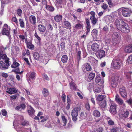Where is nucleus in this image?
Wrapping results in <instances>:
<instances>
[{
    "mask_svg": "<svg viewBox=\"0 0 132 132\" xmlns=\"http://www.w3.org/2000/svg\"><path fill=\"white\" fill-rule=\"evenodd\" d=\"M22 12V10L20 9H18L17 10V13L19 16H21Z\"/></svg>",
    "mask_w": 132,
    "mask_h": 132,
    "instance_id": "nucleus-55",
    "label": "nucleus"
},
{
    "mask_svg": "<svg viewBox=\"0 0 132 132\" xmlns=\"http://www.w3.org/2000/svg\"><path fill=\"white\" fill-rule=\"evenodd\" d=\"M34 36L38 40L39 42H40L41 40L40 38L38 36L37 32L35 31L34 34Z\"/></svg>",
    "mask_w": 132,
    "mask_h": 132,
    "instance_id": "nucleus-49",
    "label": "nucleus"
},
{
    "mask_svg": "<svg viewBox=\"0 0 132 132\" xmlns=\"http://www.w3.org/2000/svg\"><path fill=\"white\" fill-rule=\"evenodd\" d=\"M64 27L70 30L71 29V25L70 23L68 21H64L63 22Z\"/></svg>",
    "mask_w": 132,
    "mask_h": 132,
    "instance_id": "nucleus-16",
    "label": "nucleus"
},
{
    "mask_svg": "<svg viewBox=\"0 0 132 132\" xmlns=\"http://www.w3.org/2000/svg\"><path fill=\"white\" fill-rule=\"evenodd\" d=\"M36 76V73L32 71L31 72L30 75L29 76V77L32 79H35Z\"/></svg>",
    "mask_w": 132,
    "mask_h": 132,
    "instance_id": "nucleus-39",
    "label": "nucleus"
},
{
    "mask_svg": "<svg viewBox=\"0 0 132 132\" xmlns=\"http://www.w3.org/2000/svg\"><path fill=\"white\" fill-rule=\"evenodd\" d=\"M108 6L106 4L103 3L101 6V7L104 10H106L108 9Z\"/></svg>",
    "mask_w": 132,
    "mask_h": 132,
    "instance_id": "nucleus-47",
    "label": "nucleus"
},
{
    "mask_svg": "<svg viewBox=\"0 0 132 132\" xmlns=\"http://www.w3.org/2000/svg\"><path fill=\"white\" fill-rule=\"evenodd\" d=\"M103 129L101 127H100L95 130L92 131V132H103Z\"/></svg>",
    "mask_w": 132,
    "mask_h": 132,
    "instance_id": "nucleus-46",
    "label": "nucleus"
},
{
    "mask_svg": "<svg viewBox=\"0 0 132 132\" xmlns=\"http://www.w3.org/2000/svg\"><path fill=\"white\" fill-rule=\"evenodd\" d=\"M120 42V39L117 38H113L112 41V45L114 46H118Z\"/></svg>",
    "mask_w": 132,
    "mask_h": 132,
    "instance_id": "nucleus-18",
    "label": "nucleus"
},
{
    "mask_svg": "<svg viewBox=\"0 0 132 132\" xmlns=\"http://www.w3.org/2000/svg\"><path fill=\"white\" fill-rule=\"evenodd\" d=\"M38 29L41 32L43 33L46 30V27L43 25L39 24L37 27Z\"/></svg>",
    "mask_w": 132,
    "mask_h": 132,
    "instance_id": "nucleus-13",
    "label": "nucleus"
},
{
    "mask_svg": "<svg viewBox=\"0 0 132 132\" xmlns=\"http://www.w3.org/2000/svg\"><path fill=\"white\" fill-rule=\"evenodd\" d=\"M84 25L82 23H78L75 25V28L76 29H82L83 28Z\"/></svg>",
    "mask_w": 132,
    "mask_h": 132,
    "instance_id": "nucleus-29",
    "label": "nucleus"
},
{
    "mask_svg": "<svg viewBox=\"0 0 132 132\" xmlns=\"http://www.w3.org/2000/svg\"><path fill=\"white\" fill-rule=\"evenodd\" d=\"M29 21L31 24L34 25L36 23V19L34 15H31L29 17Z\"/></svg>",
    "mask_w": 132,
    "mask_h": 132,
    "instance_id": "nucleus-11",
    "label": "nucleus"
},
{
    "mask_svg": "<svg viewBox=\"0 0 132 132\" xmlns=\"http://www.w3.org/2000/svg\"><path fill=\"white\" fill-rule=\"evenodd\" d=\"M113 36L117 38H119L120 37L119 34L117 32H114L113 35Z\"/></svg>",
    "mask_w": 132,
    "mask_h": 132,
    "instance_id": "nucleus-50",
    "label": "nucleus"
},
{
    "mask_svg": "<svg viewBox=\"0 0 132 132\" xmlns=\"http://www.w3.org/2000/svg\"><path fill=\"white\" fill-rule=\"evenodd\" d=\"M67 30L66 29L62 30L61 28L59 30V32L61 35H63L67 32Z\"/></svg>",
    "mask_w": 132,
    "mask_h": 132,
    "instance_id": "nucleus-41",
    "label": "nucleus"
},
{
    "mask_svg": "<svg viewBox=\"0 0 132 132\" xmlns=\"http://www.w3.org/2000/svg\"><path fill=\"white\" fill-rule=\"evenodd\" d=\"M95 73L92 72L89 73L88 75V79L90 80H93L95 76Z\"/></svg>",
    "mask_w": 132,
    "mask_h": 132,
    "instance_id": "nucleus-30",
    "label": "nucleus"
},
{
    "mask_svg": "<svg viewBox=\"0 0 132 132\" xmlns=\"http://www.w3.org/2000/svg\"><path fill=\"white\" fill-rule=\"evenodd\" d=\"M119 92L121 96L124 98L127 97V94L125 88L123 86H121L119 89Z\"/></svg>",
    "mask_w": 132,
    "mask_h": 132,
    "instance_id": "nucleus-9",
    "label": "nucleus"
},
{
    "mask_svg": "<svg viewBox=\"0 0 132 132\" xmlns=\"http://www.w3.org/2000/svg\"><path fill=\"white\" fill-rule=\"evenodd\" d=\"M108 124L109 125H110L112 126L114 125V122L113 121L111 120H108Z\"/></svg>",
    "mask_w": 132,
    "mask_h": 132,
    "instance_id": "nucleus-54",
    "label": "nucleus"
},
{
    "mask_svg": "<svg viewBox=\"0 0 132 132\" xmlns=\"http://www.w3.org/2000/svg\"><path fill=\"white\" fill-rule=\"evenodd\" d=\"M2 114L4 116H6V115L7 113L5 109L2 110Z\"/></svg>",
    "mask_w": 132,
    "mask_h": 132,
    "instance_id": "nucleus-63",
    "label": "nucleus"
},
{
    "mask_svg": "<svg viewBox=\"0 0 132 132\" xmlns=\"http://www.w3.org/2000/svg\"><path fill=\"white\" fill-rule=\"evenodd\" d=\"M126 102L129 105H132V99L131 98H130L127 100Z\"/></svg>",
    "mask_w": 132,
    "mask_h": 132,
    "instance_id": "nucleus-57",
    "label": "nucleus"
},
{
    "mask_svg": "<svg viewBox=\"0 0 132 132\" xmlns=\"http://www.w3.org/2000/svg\"><path fill=\"white\" fill-rule=\"evenodd\" d=\"M91 28V26L90 25H86V35H87L88 33L89 32Z\"/></svg>",
    "mask_w": 132,
    "mask_h": 132,
    "instance_id": "nucleus-44",
    "label": "nucleus"
},
{
    "mask_svg": "<svg viewBox=\"0 0 132 132\" xmlns=\"http://www.w3.org/2000/svg\"><path fill=\"white\" fill-rule=\"evenodd\" d=\"M106 48H104V49L105 50H100L98 51L97 57L100 59L104 57L105 55V51L106 52L108 49V46H106Z\"/></svg>",
    "mask_w": 132,
    "mask_h": 132,
    "instance_id": "nucleus-6",
    "label": "nucleus"
},
{
    "mask_svg": "<svg viewBox=\"0 0 132 132\" xmlns=\"http://www.w3.org/2000/svg\"><path fill=\"white\" fill-rule=\"evenodd\" d=\"M45 8L47 10L51 12H53L54 10V7L48 5L45 6Z\"/></svg>",
    "mask_w": 132,
    "mask_h": 132,
    "instance_id": "nucleus-38",
    "label": "nucleus"
},
{
    "mask_svg": "<svg viewBox=\"0 0 132 132\" xmlns=\"http://www.w3.org/2000/svg\"><path fill=\"white\" fill-rule=\"evenodd\" d=\"M47 3V2L46 0H42L41 2L43 6H45L48 5Z\"/></svg>",
    "mask_w": 132,
    "mask_h": 132,
    "instance_id": "nucleus-52",
    "label": "nucleus"
},
{
    "mask_svg": "<svg viewBox=\"0 0 132 132\" xmlns=\"http://www.w3.org/2000/svg\"><path fill=\"white\" fill-rule=\"evenodd\" d=\"M61 118L63 122L64 123V125L65 126L67 122V119L65 118V116L63 115L61 116Z\"/></svg>",
    "mask_w": 132,
    "mask_h": 132,
    "instance_id": "nucleus-45",
    "label": "nucleus"
},
{
    "mask_svg": "<svg viewBox=\"0 0 132 132\" xmlns=\"http://www.w3.org/2000/svg\"><path fill=\"white\" fill-rule=\"evenodd\" d=\"M26 45L27 48L31 50H33L34 49V46L31 42H29Z\"/></svg>",
    "mask_w": 132,
    "mask_h": 132,
    "instance_id": "nucleus-32",
    "label": "nucleus"
},
{
    "mask_svg": "<svg viewBox=\"0 0 132 132\" xmlns=\"http://www.w3.org/2000/svg\"><path fill=\"white\" fill-rule=\"evenodd\" d=\"M10 28L6 24H4L3 27L2 32L3 35H5L7 36L10 38Z\"/></svg>",
    "mask_w": 132,
    "mask_h": 132,
    "instance_id": "nucleus-5",
    "label": "nucleus"
},
{
    "mask_svg": "<svg viewBox=\"0 0 132 132\" xmlns=\"http://www.w3.org/2000/svg\"><path fill=\"white\" fill-rule=\"evenodd\" d=\"M9 58L5 60L4 62L2 61H0V68L2 70L8 69L10 65L11 62Z\"/></svg>",
    "mask_w": 132,
    "mask_h": 132,
    "instance_id": "nucleus-4",
    "label": "nucleus"
},
{
    "mask_svg": "<svg viewBox=\"0 0 132 132\" xmlns=\"http://www.w3.org/2000/svg\"><path fill=\"white\" fill-rule=\"evenodd\" d=\"M7 89L8 90L7 91V92L10 94H14L17 92V90L15 87L8 88Z\"/></svg>",
    "mask_w": 132,
    "mask_h": 132,
    "instance_id": "nucleus-12",
    "label": "nucleus"
},
{
    "mask_svg": "<svg viewBox=\"0 0 132 132\" xmlns=\"http://www.w3.org/2000/svg\"><path fill=\"white\" fill-rule=\"evenodd\" d=\"M98 31L97 30L95 29H93L91 32V35L93 36H95L97 35Z\"/></svg>",
    "mask_w": 132,
    "mask_h": 132,
    "instance_id": "nucleus-43",
    "label": "nucleus"
},
{
    "mask_svg": "<svg viewBox=\"0 0 132 132\" xmlns=\"http://www.w3.org/2000/svg\"><path fill=\"white\" fill-rule=\"evenodd\" d=\"M85 108L87 110L89 111L90 110V106L88 103H87L85 104Z\"/></svg>",
    "mask_w": 132,
    "mask_h": 132,
    "instance_id": "nucleus-60",
    "label": "nucleus"
},
{
    "mask_svg": "<svg viewBox=\"0 0 132 132\" xmlns=\"http://www.w3.org/2000/svg\"><path fill=\"white\" fill-rule=\"evenodd\" d=\"M81 51H78L77 53V56H78L79 58V60L81 58Z\"/></svg>",
    "mask_w": 132,
    "mask_h": 132,
    "instance_id": "nucleus-62",
    "label": "nucleus"
},
{
    "mask_svg": "<svg viewBox=\"0 0 132 132\" xmlns=\"http://www.w3.org/2000/svg\"><path fill=\"white\" fill-rule=\"evenodd\" d=\"M125 48L126 52L129 53L132 52V44L126 46Z\"/></svg>",
    "mask_w": 132,
    "mask_h": 132,
    "instance_id": "nucleus-25",
    "label": "nucleus"
},
{
    "mask_svg": "<svg viewBox=\"0 0 132 132\" xmlns=\"http://www.w3.org/2000/svg\"><path fill=\"white\" fill-rule=\"evenodd\" d=\"M127 60L129 63L130 64H132V54L128 57Z\"/></svg>",
    "mask_w": 132,
    "mask_h": 132,
    "instance_id": "nucleus-51",
    "label": "nucleus"
},
{
    "mask_svg": "<svg viewBox=\"0 0 132 132\" xmlns=\"http://www.w3.org/2000/svg\"><path fill=\"white\" fill-rule=\"evenodd\" d=\"M14 70H12V71L14 72L16 74H19L21 75L22 73L23 72V71H22L20 72V69L19 68H16Z\"/></svg>",
    "mask_w": 132,
    "mask_h": 132,
    "instance_id": "nucleus-36",
    "label": "nucleus"
},
{
    "mask_svg": "<svg viewBox=\"0 0 132 132\" xmlns=\"http://www.w3.org/2000/svg\"><path fill=\"white\" fill-rule=\"evenodd\" d=\"M43 78L47 81H48L49 80V78L47 75L45 73H43L42 75Z\"/></svg>",
    "mask_w": 132,
    "mask_h": 132,
    "instance_id": "nucleus-48",
    "label": "nucleus"
},
{
    "mask_svg": "<svg viewBox=\"0 0 132 132\" xmlns=\"http://www.w3.org/2000/svg\"><path fill=\"white\" fill-rule=\"evenodd\" d=\"M62 16L60 15H57L54 17L55 20L56 22H59L62 20Z\"/></svg>",
    "mask_w": 132,
    "mask_h": 132,
    "instance_id": "nucleus-21",
    "label": "nucleus"
},
{
    "mask_svg": "<svg viewBox=\"0 0 132 132\" xmlns=\"http://www.w3.org/2000/svg\"><path fill=\"white\" fill-rule=\"evenodd\" d=\"M96 100L97 101L100 102L104 101L103 100L105 97V96L104 95H95Z\"/></svg>",
    "mask_w": 132,
    "mask_h": 132,
    "instance_id": "nucleus-19",
    "label": "nucleus"
},
{
    "mask_svg": "<svg viewBox=\"0 0 132 132\" xmlns=\"http://www.w3.org/2000/svg\"><path fill=\"white\" fill-rule=\"evenodd\" d=\"M85 68L86 70L88 71H91L92 70V68L90 65L88 63L86 64Z\"/></svg>",
    "mask_w": 132,
    "mask_h": 132,
    "instance_id": "nucleus-40",
    "label": "nucleus"
},
{
    "mask_svg": "<svg viewBox=\"0 0 132 132\" xmlns=\"http://www.w3.org/2000/svg\"><path fill=\"white\" fill-rule=\"evenodd\" d=\"M19 64L15 61L13 62L12 64L11 65L12 68H15L18 67L19 66Z\"/></svg>",
    "mask_w": 132,
    "mask_h": 132,
    "instance_id": "nucleus-35",
    "label": "nucleus"
},
{
    "mask_svg": "<svg viewBox=\"0 0 132 132\" xmlns=\"http://www.w3.org/2000/svg\"><path fill=\"white\" fill-rule=\"evenodd\" d=\"M42 92L43 95L45 97H47L49 95V92L48 89L46 88H44Z\"/></svg>",
    "mask_w": 132,
    "mask_h": 132,
    "instance_id": "nucleus-23",
    "label": "nucleus"
},
{
    "mask_svg": "<svg viewBox=\"0 0 132 132\" xmlns=\"http://www.w3.org/2000/svg\"><path fill=\"white\" fill-rule=\"evenodd\" d=\"M129 114V111L128 110L123 111L119 114L120 118L123 120H125L127 118Z\"/></svg>",
    "mask_w": 132,
    "mask_h": 132,
    "instance_id": "nucleus-10",
    "label": "nucleus"
},
{
    "mask_svg": "<svg viewBox=\"0 0 132 132\" xmlns=\"http://www.w3.org/2000/svg\"><path fill=\"white\" fill-rule=\"evenodd\" d=\"M80 118L81 119H83L85 118V116L84 113L83 112H81L80 113Z\"/></svg>",
    "mask_w": 132,
    "mask_h": 132,
    "instance_id": "nucleus-56",
    "label": "nucleus"
},
{
    "mask_svg": "<svg viewBox=\"0 0 132 132\" xmlns=\"http://www.w3.org/2000/svg\"><path fill=\"white\" fill-rule=\"evenodd\" d=\"M93 115L95 117L98 118L100 116L101 113L99 111L97 110H95L93 111Z\"/></svg>",
    "mask_w": 132,
    "mask_h": 132,
    "instance_id": "nucleus-26",
    "label": "nucleus"
},
{
    "mask_svg": "<svg viewBox=\"0 0 132 132\" xmlns=\"http://www.w3.org/2000/svg\"><path fill=\"white\" fill-rule=\"evenodd\" d=\"M28 113L29 115L31 117H33L34 115L35 111L34 109L31 107L30 109L28 111Z\"/></svg>",
    "mask_w": 132,
    "mask_h": 132,
    "instance_id": "nucleus-24",
    "label": "nucleus"
},
{
    "mask_svg": "<svg viewBox=\"0 0 132 132\" xmlns=\"http://www.w3.org/2000/svg\"><path fill=\"white\" fill-rule=\"evenodd\" d=\"M81 110L80 107H75L72 111L71 115L72 117V119L74 121H76L77 120V117L78 112Z\"/></svg>",
    "mask_w": 132,
    "mask_h": 132,
    "instance_id": "nucleus-2",
    "label": "nucleus"
},
{
    "mask_svg": "<svg viewBox=\"0 0 132 132\" xmlns=\"http://www.w3.org/2000/svg\"><path fill=\"white\" fill-rule=\"evenodd\" d=\"M60 46L62 49H64L65 46V43L63 42H61L60 44Z\"/></svg>",
    "mask_w": 132,
    "mask_h": 132,
    "instance_id": "nucleus-61",
    "label": "nucleus"
},
{
    "mask_svg": "<svg viewBox=\"0 0 132 132\" xmlns=\"http://www.w3.org/2000/svg\"><path fill=\"white\" fill-rule=\"evenodd\" d=\"M91 48L92 50L94 52L98 51L99 49V45L98 44L95 43L92 44Z\"/></svg>",
    "mask_w": 132,
    "mask_h": 132,
    "instance_id": "nucleus-14",
    "label": "nucleus"
},
{
    "mask_svg": "<svg viewBox=\"0 0 132 132\" xmlns=\"http://www.w3.org/2000/svg\"><path fill=\"white\" fill-rule=\"evenodd\" d=\"M121 12L123 16L128 17L130 16L132 13V11L129 8H126L122 9Z\"/></svg>",
    "mask_w": 132,
    "mask_h": 132,
    "instance_id": "nucleus-8",
    "label": "nucleus"
},
{
    "mask_svg": "<svg viewBox=\"0 0 132 132\" xmlns=\"http://www.w3.org/2000/svg\"><path fill=\"white\" fill-rule=\"evenodd\" d=\"M119 79V77L118 76H115L112 78L111 85L113 88L116 87L118 85V82Z\"/></svg>",
    "mask_w": 132,
    "mask_h": 132,
    "instance_id": "nucleus-7",
    "label": "nucleus"
},
{
    "mask_svg": "<svg viewBox=\"0 0 132 132\" xmlns=\"http://www.w3.org/2000/svg\"><path fill=\"white\" fill-rule=\"evenodd\" d=\"M19 21L20 27L22 28H24L25 23L23 19L22 18H19Z\"/></svg>",
    "mask_w": 132,
    "mask_h": 132,
    "instance_id": "nucleus-31",
    "label": "nucleus"
},
{
    "mask_svg": "<svg viewBox=\"0 0 132 132\" xmlns=\"http://www.w3.org/2000/svg\"><path fill=\"white\" fill-rule=\"evenodd\" d=\"M112 64L115 69H119L123 65V62L119 59H114L112 62Z\"/></svg>",
    "mask_w": 132,
    "mask_h": 132,
    "instance_id": "nucleus-3",
    "label": "nucleus"
},
{
    "mask_svg": "<svg viewBox=\"0 0 132 132\" xmlns=\"http://www.w3.org/2000/svg\"><path fill=\"white\" fill-rule=\"evenodd\" d=\"M33 56L34 59L36 60H39L41 57L37 52H35L34 53Z\"/></svg>",
    "mask_w": 132,
    "mask_h": 132,
    "instance_id": "nucleus-28",
    "label": "nucleus"
},
{
    "mask_svg": "<svg viewBox=\"0 0 132 132\" xmlns=\"http://www.w3.org/2000/svg\"><path fill=\"white\" fill-rule=\"evenodd\" d=\"M1 76L5 78H7L8 77V75L7 73L5 72H3L1 74Z\"/></svg>",
    "mask_w": 132,
    "mask_h": 132,
    "instance_id": "nucleus-59",
    "label": "nucleus"
},
{
    "mask_svg": "<svg viewBox=\"0 0 132 132\" xmlns=\"http://www.w3.org/2000/svg\"><path fill=\"white\" fill-rule=\"evenodd\" d=\"M69 85L71 89L76 90H77V86L75 83L73 81H72L69 83Z\"/></svg>",
    "mask_w": 132,
    "mask_h": 132,
    "instance_id": "nucleus-20",
    "label": "nucleus"
},
{
    "mask_svg": "<svg viewBox=\"0 0 132 132\" xmlns=\"http://www.w3.org/2000/svg\"><path fill=\"white\" fill-rule=\"evenodd\" d=\"M117 105L115 104H112L110 107V111L111 113L115 114L116 112Z\"/></svg>",
    "mask_w": 132,
    "mask_h": 132,
    "instance_id": "nucleus-15",
    "label": "nucleus"
},
{
    "mask_svg": "<svg viewBox=\"0 0 132 132\" xmlns=\"http://www.w3.org/2000/svg\"><path fill=\"white\" fill-rule=\"evenodd\" d=\"M68 60V57L66 55H63L62 57L61 61L63 63H66Z\"/></svg>",
    "mask_w": 132,
    "mask_h": 132,
    "instance_id": "nucleus-33",
    "label": "nucleus"
},
{
    "mask_svg": "<svg viewBox=\"0 0 132 132\" xmlns=\"http://www.w3.org/2000/svg\"><path fill=\"white\" fill-rule=\"evenodd\" d=\"M101 88L98 87H96L95 89L94 90V92L95 93H99L101 92Z\"/></svg>",
    "mask_w": 132,
    "mask_h": 132,
    "instance_id": "nucleus-53",
    "label": "nucleus"
},
{
    "mask_svg": "<svg viewBox=\"0 0 132 132\" xmlns=\"http://www.w3.org/2000/svg\"><path fill=\"white\" fill-rule=\"evenodd\" d=\"M88 60L91 64H93L96 62L95 59L93 57H89L88 58Z\"/></svg>",
    "mask_w": 132,
    "mask_h": 132,
    "instance_id": "nucleus-34",
    "label": "nucleus"
},
{
    "mask_svg": "<svg viewBox=\"0 0 132 132\" xmlns=\"http://www.w3.org/2000/svg\"><path fill=\"white\" fill-rule=\"evenodd\" d=\"M101 77L98 76H97L95 77V81L96 83L98 84L101 81Z\"/></svg>",
    "mask_w": 132,
    "mask_h": 132,
    "instance_id": "nucleus-42",
    "label": "nucleus"
},
{
    "mask_svg": "<svg viewBox=\"0 0 132 132\" xmlns=\"http://www.w3.org/2000/svg\"><path fill=\"white\" fill-rule=\"evenodd\" d=\"M108 2L109 7L110 8H112L114 7L117 4L116 3L112 2L111 0L108 1Z\"/></svg>",
    "mask_w": 132,
    "mask_h": 132,
    "instance_id": "nucleus-37",
    "label": "nucleus"
},
{
    "mask_svg": "<svg viewBox=\"0 0 132 132\" xmlns=\"http://www.w3.org/2000/svg\"><path fill=\"white\" fill-rule=\"evenodd\" d=\"M98 103L99 104V106L102 108H105L106 105V101L105 100L102 101L100 102H98Z\"/></svg>",
    "mask_w": 132,
    "mask_h": 132,
    "instance_id": "nucleus-22",
    "label": "nucleus"
},
{
    "mask_svg": "<svg viewBox=\"0 0 132 132\" xmlns=\"http://www.w3.org/2000/svg\"><path fill=\"white\" fill-rule=\"evenodd\" d=\"M115 100L117 103L120 105H122L123 102V101L119 97V96L117 94L116 95Z\"/></svg>",
    "mask_w": 132,
    "mask_h": 132,
    "instance_id": "nucleus-17",
    "label": "nucleus"
},
{
    "mask_svg": "<svg viewBox=\"0 0 132 132\" xmlns=\"http://www.w3.org/2000/svg\"><path fill=\"white\" fill-rule=\"evenodd\" d=\"M90 19L92 24L93 25H95L98 21V18H95V16L94 17H90Z\"/></svg>",
    "mask_w": 132,
    "mask_h": 132,
    "instance_id": "nucleus-27",
    "label": "nucleus"
},
{
    "mask_svg": "<svg viewBox=\"0 0 132 132\" xmlns=\"http://www.w3.org/2000/svg\"><path fill=\"white\" fill-rule=\"evenodd\" d=\"M7 58H9L8 57H7L6 55L5 54H3L1 56V59H3L5 60H6Z\"/></svg>",
    "mask_w": 132,
    "mask_h": 132,
    "instance_id": "nucleus-64",
    "label": "nucleus"
},
{
    "mask_svg": "<svg viewBox=\"0 0 132 132\" xmlns=\"http://www.w3.org/2000/svg\"><path fill=\"white\" fill-rule=\"evenodd\" d=\"M12 21L14 22L16 24H18V22L17 20V19L16 17H13L12 19Z\"/></svg>",
    "mask_w": 132,
    "mask_h": 132,
    "instance_id": "nucleus-58",
    "label": "nucleus"
},
{
    "mask_svg": "<svg viewBox=\"0 0 132 132\" xmlns=\"http://www.w3.org/2000/svg\"><path fill=\"white\" fill-rule=\"evenodd\" d=\"M115 25L117 29L121 32L128 33L130 31V28L127 24L121 19H117L115 21Z\"/></svg>",
    "mask_w": 132,
    "mask_h": 132,
    "instance_id": "nucleus-1",
    "label": "nucleus"
}]
</instances>
